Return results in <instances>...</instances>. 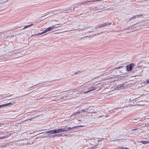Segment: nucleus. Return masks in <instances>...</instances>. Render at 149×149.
<instances>
[{"instance_id": "473e14b6", "label": "nucleus", "mask_w": 149, "mask_h": 149, "mask_svg": "<svg viewBox=\"0 0 149 149\" xmlns=\"http://www.w3.org/2000/svg\"><path fill=\"white\" fill-rule=\"evenodd\" d=\"M136 130V129H133V130Z\"/></svg>"}, {"instance_id": "423d86ee", "label": "nucleus", "mask_w": 149, "mask_h": 149, "mask_svg": "<svg viewBox=\"0 0 149 149\" xmlns=\"http://www.w3.org/2000/svg\"><path fill=\"white\" fill-rule=\"evenodd\" d=\"M87 26V25L85 23H84V24H82V25L79 26L78 28L79 29H82L86 27Z\"/></svg>"}, {"instance_id": "a19ab883", "label": "nucleus", "mask_w": 149, "mask_h": 149, "mask_svg": "<svg viewBox=\"0 0 149 149\" xmlns=\"http://www.w3.org/2000/svg\"><path fill=\"white\" fill-rule=\"evenodd\" d=\"M66 91H64V92H62V93H63V92H66Z\"/></svg>"}, {"instance_id": "6e6552de", "label": "nucleus", "mask_w": 149, "mask_h": 149, "mask_svg": "<svg viewBox=\"0 0 149 149\" xmlns=\"http://www.w3.org/2000/svg\"><path fill=\"white\" fill-rule=\"evenodd\" d=\"M54 132L55 134H56L58 133H59L60 132H63L64 131H63V128L59 129H58L55 130H54Z\"/></svg>"}, {"instance_id": "4468645a", "label": "nucleus", "mask_w": 149, "mask_h": 149, "mask_svg": "<svg viewBox=\"0 0 149 149\" xmlns=\"http://www.w3.org/2000/svg\"><path fill=\"white\" fill-rule=\"evenodd\" d=\"M123 67H124V66H119V67H116V68H115V67H113V68H112V70L121 68H123Z\"/></svg>"}, {"instance_id": "72a5a7b5", "label": "nucleus", "mask_w": 149, "mask_h": 149, "mask_svg": "<svg viewBox=\"0 0 149 149\" xmlns=\"http://www.w3.org/2000/svg\"><path fill=\"white\" fill-rule=\"evenodd\" d=\"M88 37V36H85V37H84V38Z\"/></svg>"}, {"instance_id": "f3484780", "label": "nucleus", "mask_w": 149, "mask_h": 149, "mask_svg": "<svg viewBox=\"0 0 149 149\" xmlns=\"http://www.w3.org/2000/svg\"><path fill=\"white\" fill-rule=\"evenodd\" d=\"M132 27L133 26H130L128 27L127 28L124 29V30H122V31H123L124 30H125L126 29H132Z\"/></svg>"}, {"instance_id": "c756f323", "label": "nucleus", "mask_w": 149, "mask_h": 149, "mask_svg": "<svg viewBox=\"0 0 149 149\" xmlns=\"http://www.w3.org/2000/svg\"><path fill=\"white\" fill-rule=\"evenodd\" d=\"M102 9H99V10H98L99 11H102Z\"/></svg>"}, {"instance_id": "cd10ccee", "label": "nucleus", "mask_w": 149, "mask_h": 149, "mask_svg": "<svg viewBox=\"0 0 149 149\" xmlns=\"http://www.w3.org/2000/svg\"><path fill=\"white\" fill-rule=\"evenodd\" d=\"M37 85H38V84H37V85H34V86H31V87L29 88H31L32 87H33V86H36Z\"/></svg>"}, {"instance_id": "412c9836", "label": "nucleus", "mask_w": 149, "mask_h": 149, "mask_svg": "<svg viewBox=\"0 0 149 149\" xmlns=\"http://www.w3.org/2000/svg\"><path fill=\"white\" fill-rule=\"evenodd\" d=\"M144 83L145 84L149 83V79L145 81L144 82Z\"/></svg>"}, {"instance_id": "f704fd0d", "label": "nucleus", "mask_w": 149, "mask_h": 149, "mask_svg": "<svg viewBox=\"0 0 149 149\" xmlns=\"http://www.w3.org/2000/svg\"><path fill=\"white\" fill-rule=\"evenodd\" d=\"M81 87V86H80V87H79V88H82V87Z\"/></svg>"}, {"instance_id": "4c0bfd02", "label": "nucleus", "mask_w": 149, "mask_h": 149, "mask_svg": "<svg viewBox=\"0 0 149 149\" xmlns=\"http://www.w3.org/2000/svg\"><path fill=\"white\" fill-rule=\"evenodd\" d=\"M139 25L140 26H143V25Z\"/></svg>"}, {"instance_id": "dca6fc26", "label": "nucleus", "mask_w": 149, "mask_h": 149, "mask_svg": "<svg viewBox=\"0 0 149 149\" xmlns=\"http://www.w3.org/2000/svg\"><path fill=\"white\" fill-rule=\"evenodd\" d=\"M84 125H80L77 126H74L73 127V129L75 128H77V127H84Z\"/></svg>"}, {"instance_id": "37998d69", "label": "nucleus", "mask_w": 149, "mask_h": 149, "mask_svg": "<svg viewBox=\"0 0 149 149\" xmlns=\"http://www.w3.org/2000/svg\"><path fill=\"white\" fill-rule=\"evenodd\" d=\"M0 135H1V134H0Z\"/></svg>"}, {"instance_id": "b1692460", "label": "nucleus", "mask_w": 149, "mask_h": 149, "mask_svg": "<svg viewBox=\"0 0 149 149\" xmlns=\"http://www.w3.org/2000/svg\"><path fill=\"white\" fill-rule=\"evenodd\" d=\"M1 107H2L6 106V104H3L1 105Z\"/></svg>"}, {"instance_id": "a878e982", "label": "nucleus", "mask_w": 149, "mask_h": 149, "mask_svg": "<svg viewBox=\"0 0 149 149\" xmlns=\"http://www.w3.org/2000/svg\"><path fill=\"white\" fill-rule=\"evenodd\" d=\"M58 24H57L55 25V26H54V28H56L58 27L57 26H58Z\"/></svg>"}, {"instance_id": "2eb2a0df", "label": "nucleus", "mask_w": 149, "mask_h": 149, "mask_svg": "<svg viewBox=\"0 0 149 149\" xmlns=\"http://www.w3.org/2000/svg\"><path fill=\"white\" fill-rule=\"evenodd\" d=\"M87 109L88 112L91 111L93 110V107L92 106L90 107Z\"/></svg>"}, {"instance_id": "ddd939ff", "label": "nucleus", "mask_w": 149, "mask_h": 149, "mask_svg": "<svg viewBox=\"0 0 149 149\" xmlns=\"http://www.w3.org/2000/svg\"><path fill=\"white\" fill-rule=\"evenodd\" d=\"M139 17V15H134L133 17H132L130 19H135L136 18H138Z\"/></svg>"}, {"instance_id": "2f4dec72", "label": "nucleus", "mask_w": 149, "mask_h": 149, "mask_svg": "<svg viewBox=\"0 0 149 149\" xmlns=\"http://www.w3.org/2000/svg\"><path fill=\"white\" fill-rule=\"evenodd\" d=\"M117 139L118 138L116 139ZM116 140H115V139H114L113 140H112V141H116Z\"/></svg>"}, {"instance_id": "c85d7f7f", "label": "nucleus", "mask_w": 149, "mask_h": 149, "mask_svg": "<svg viewBox=\"0 0 149 149\" xmlns=\"http://www.w3.org/2000/svg\"><path fill=\"white\" fill-rule=\"evenodd\" d=\"M33 25V24H31L30 25H29V26H31L32 25Z\"/></svg>"}, {"instance_id": "bb28decb", "label": "nucleus", "mask_w": 149, "mask_h": 149, "mask_svg": "<svg viewBox=\"0 0 149 149\" xmlns=\"http://www.w3.org/2000/svg\"><path fill=\"white\" fill-rule=\"evenodd\" d=\"M139 17H142L143 16V15L142 14H140V15H139Z\"/></svg>"}, {"instance_id": "f03ea898", "label": "nucleus", "mask_w": 149, "mask_h": 149, "mask_svg": "<svg viewBox=\"0 0 149 149\" xmlns=\"http://www.w3.org/2000/svg\"><path fill=\"white\" fill-rule=\"evenodd\" d=\"M54 27V25H53L52 27H48L46 29H45V30L43 31L41 33H38V34H36L38 35H41L42 34H43L44 33H45L48 31H50L51 30H52L53 29V28Z\"/></svg>"}, {"instance_id": "f257e3e1", "label": "nucleus", "mask_w": 149, "mask_h": 149, "mask_svg": "<svg viewBox=\"0 0 149 149\" xmlns=\"http://www.w3.org/2000/svg\"><path fill=\"white\" fill-rule=\"evenodd\" d=\"M124 85V84H121L116 86H113L112 87V91L116 90H120L122 89Z\"/></svg>"}, {"instance_id": "c9c22d12", "label": "nucleus", "mask_w": 149, "mask_h": 149, "mask_svg": "<svg viewBox=\"0 0 149 149\" xmlns=\"http://www.w3.org/2000/svg\"><path fill=\"white\" fill-rule=\"evenodd\" d=\"M2 107L1 105H0V108Z\"/></svg>"}, {"instance_id": "a211bd4d", "label": "nucleus", "mask_w": 149, "mask_h": 149, "mask_svg": "<svg viewBox=\"0 0 149 149\" xmlns=\"http://www.w3.org/2000/svg\"><path fill=\"white\" fill-rule=\"evenodd\" d=\"M96 87H91L90 88H89L90 89H93V91H94L96 89Z\"/></svg>"}, {"instance_id": "39448f33", "label": "nucleus", "mask_w": 149, "mask_h": 149, "mask_svg": "<svg viewBox=\"0 0 149 149\" xmlns=\"http://www.w3.org/2000/svg\"><path fill=\"white\" fill-rule=\"evenodd\" d=\"M73 127H68L67 126H64V128H63L64 132L68 131L71 130V129H73Z\"/></svg>"}, {"instance_id": "aec40b11", "label": "nucleus", "mask_w": 149, "mask_h": 149, "mask_svg": "<svg viewBox=\"0 0 149 149\" xmlns=\"http://www.w3.org/2000/svg\"><path fill=\"white\" fill-rule=\"evenodd\" d=\"M12 104V103L11 102H10L6 104V106L11 105Z\"/></svg>"}, {"instance_id": "6ab92c4d", "label": "nucleus", "mask_w": 149, "mask_h": 149, "mask_svg": "<svg viewBox=\"0 0 149 149\" xmlns=\"http://www.w3.org/2000/svg\"><path fill=\"white\" fill-rule=\"evenodd\" d=\"M8 135H6V136H3L0 138V139H5V138L8 137Z\"/></svg>"}, {"instance_id": "58836bf2", "label": "nucleus", "mask_w": 149, "mask_h": 149, "mask_svg": "<svg viewBox=\"0 0 149 149\" xmlns=\"http://www.w3.org/2000/svg\"><path fill=\"white\" fill-rule=\"evenodd\" d=\"M43 133H40V134H43Z\"/></svg>"}, {"instance_id": "0eeeda50", "label": "nucleus", "mask_w": 149, "mask_h": 149, "mask_svg": "<svg viewBox=\"0 0 149 149\" xmlns=\"http://www.w3.org/2000/svg\"><path fill=\"white\" fill-rule=\"evenodd\" d=\"M88 112L87 108L84 109L83 110H81L80 112V111L76 112L74 113V115H77V114H79L81 112L83 113L84 112Z\"/></svg>"}, {"instance_id": "f8f14e48", "label": "nucleus", "mask_w": 149, "mask_h": 149, "mask_svg": "<svg viewBox=\"0 0 149 149\" xmlns=\"http://www.w3.org/2000/svg\"><path fill=\"white\" fill-rule=\"evenodd\" d=\"M139 142L143 144H146L149 143V141H139Z\"/></svg>"}, {"instance_id": "1a4fd4ad", "label": "nucleus", "mask_w": 149, "mask_h": 149, "mask_svg": "<svg viewBox=\"0 0 149 149\" xmlns=\"http://www.w3.org/2000/svg\"><path fill=\"white\" fill-rule=\"evenodd\" d=\"M101 0H90V1H86L85 2H83L81 3V4H83L84 5L85 3H87L88 2H97L98 1H100Z\"/></svg>"}, {"instance_id": "4be33fe9", "label": "nucleus", "mask_w": 149, "mask_h": 149, "mask_svg": "<svg viewBox=\"0 0 149 149\" xmlns=\"http://www.w3.org/2000/svg\"><path fill=\"white\" fill-rule=\"evenodd\" d=\"M94 148H95L94 147H88V148L87 149H92Z\"/></svg>"}, {"instance_id": "393cba45", "label": "nucleus", "mask_w": 149, "mask_h": 149, "mask_svg": "<svg viewBox=\"0 0 149 149\" xmlns=\"http://www.w3.org/2000/svg\"><path fill=\"white\" fill-rule=\"evenodd\" d=\"M116 81L115 80H112V83H114L116 81Z\"/></svg>"}, {"instance_id": "e433bc0d", "label": "nucleus", "mask_w": 149, "mask_h": 149, "mask_svg": "<svg viewBox=\"0 0 149 149\" xmlns=\"http://www.w3.org/2000/svg\"><path fill=\"white\" fill-rule=\"evenodd\" d=\"M135 24H134L133 25V26H135Z\"/></svg>"}, {"instance_id": "ea45409f", "label": "nucleus", "mask_w": 149, "mask_h": 149, "mask_svg": "<svg viewBox=\"0 0 149 149\" xmlns=\"http://www.w3.org/2000/svg\"><path fill=\"white\" fill-rule=\"evenodd\" d=\"M1 133H2L1 132H0V134H1Z\"/></svg>"}, {"instance_id": "79ce46f5", "label": "nucleus", "mask_w": 149, "mask_h": 149, "mask_svg": "<svg viewBox=\"0 0 149 149\" xmlns=\"http://www.w3.org/2000/svg\"><path fill=\"white\" fill-rule=\"evenodd\" d=\"M73 10H74V8L73 9Z\"/></svg>"}, {"instance_id": "9b49d317", "label": "nucleus", "mask_w": 149, "mask_h": 149, "mask_svg": "<svg viewBox=\"0 0 149 149\" xmlns=\"http://www.w3.org/2000/svg\"><path fill=\"white\" fill-rule=\"evenodd\" d=\"M88 89L87 91H83V93L85 94L87 93H89L90 92L93 91V89H90L89 88Z\"/></svg>"}, {"instance_id": "7c9ffc66", "label": "nucleus", "mask_w": 149, "mask_h": 149, "mask_svg": "<svg viewBox=\"0 0 149 149\" xmlns=\"http://www.w3.org/2000/svg\"><path fill=\"white\" fill-rule=\"evenodd\" d=\"M90 140V139H86V141H88V140Z\"/></svg>"}, {"instance_id": "9d476101", "label": "nucleus", "mask_w": 149, "mask_h": 149, "mask_svg": "<svg viewBox=\"0 0 149 149\" xmlns=\"http://www.w3.org/2000/svg\"><path fill=\"white\" fill-rule=\"evenodd\" d=\"M45 134H48L49 135L51 134H55L54 130H50L45 133Z\"/></svg>"}, {"instance_id": "7ed1b4c3", "label": "nucleus", "mask_w": 149, "mask_h": 149, "mask_svg": "<svg viewBox=\"0 0 149 149\" xmlns=\"http://www.w3.org/2000/svg\"><path fill=\"white\" fill-rule=\"evenodd\" d=\"M135 66V65L134 63H131L127 65L126 66V68L128 71H131L132 69Z\"/></svg>"}, {"instance_id": "5701e85b", "label": "nucleus", "mask_w": 149, "mask_h": 149, "mask_svg": "<svg viewBox=\"0 0 149 149\" xmlns=\"http://www.w3.org/2000/svg\"><path fill=\"white\" fill-rule=\"evenodd\" d=\"M29 27V25H28V26H26L23 29H25V28H26L27 27Z\"/></svg>"}, {"instance_id": "20e7f679", "label": "nucleus", "mask_w": 149, "mask_h": 149, "mask_svg": "<svg viewBox=\"0 0 149 149\" xmlns=\"http://www.w3.org/2000/svg\"><path fill=\"white\" fill-rule=\"evenodd\" d=\"M111 23H104L98 26L96 28H100V27H102L105 26H107V25H111Z\"/></svg>"}]
</instances>
